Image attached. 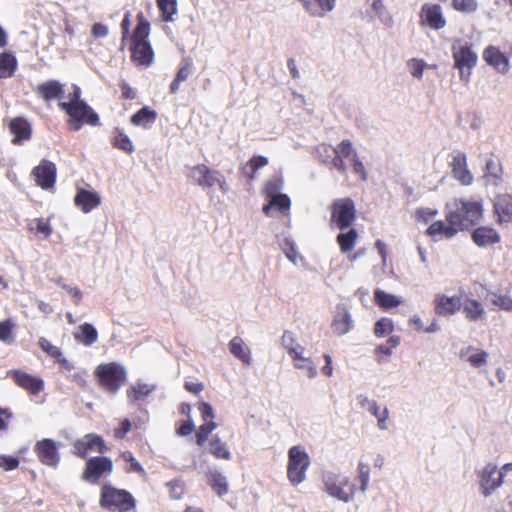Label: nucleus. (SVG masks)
<instances>
[{"instance_id": "48", "label": "nucleus", "mask_w": 512, "mask_h": 512, "mask_svg": "<svg viewBox=\"0 0 512 512\" xmlns=\"http://www.w3.org/2000/svg\"><path fill=\"white\" fill-rule=\"evenodd\" d=\"M29 229L43 235L44 238H47L52 233V229L48 221L42 218L32 220L29 223Z\"/></svg>"}, {"instance_id": "13", "label": "nucleus", "mask_w": 512, "mask_h": 512, "mask_svg": "<svg viewBox=\"0 0 512 512\" xmlns=\"http://www.w3.org/2000/svg\"><path fill=\"white\" fill-rule=\"evenodd\" d=\"M96 450L98 453L108 451L104 440L97 434H87L73 444V453L80 458H86L88 451Z\"/></svg>"}, {"instance_id": "53", "label": "nucleus", "mask_w": 512, "mask_h": 512, "mask_svg": "<svg viewBox=\"0 0 512 512\" xmlns=\"http://www.w3.org/2000/svg\"><path fill=\"white\" fill-rule=\"evenodd\" d=\"M370 479V468L368 464L360 462L358 465V480L360 482L361 492H365L368 488Z\"/></svg>"}, {"instance_id": "16", "label": "nucleus", "mask_w": 512, "mask_h": 512, "mask_svg": "<svg viewBox=\"0 0 512 512\" xmlns=\"http://www.w3.org/2000/svg\"><path fill=\"white\" fill-rule=\"evenodd\" d=\"M354 326L351 314L345 304L336 306V314L332 322V330L338 336L347 334Z\"/></svg>"}, {"instance_id": "30", "label": "nucleus", "mask_w": 512, "mask_h": 512, "mask_svg": "<svg viewBox=\"0 0 512 512\" xmlns=\"http://www.w3.org/2000/svg\"><path fill=\"white\" fill-rule=\"evenodd\" d=\"M502 166L498 159H488L485 163L484 179L487 184L498 186L502 181Z\"/></svg>"}, {"instance_id": "15", "label": "nucleus", "mask_w": 512, "mask_h": 512, "mask_svg": "<svg viewBox=\"0 0 512 512\" xmlns=\"http://www.w3.org/2000/svg\"><path fill=\"white\" fill-rule=\"evenodd\" d=\"M36 182L43 189H49L54 186L56 180V166L50 161L43 160L33 169Z\"/></svg>"}, {"instance_id": "9", "label": "nucleus", "mask_w": 512, "mask_h": 512, "mask_svg": "<svg viewBox=\"0 0 512 512\" xmlns=\"http://www.w3.org/2000/svg\"><path fill=\"white\" fill-rule=\"evenodd\" d=\"M331 224L344 231L352 225L356 219L355 203L351 198L336 199L330 206Z\"/></svg>"}, {"instance_id": "40", "label": "nucleus", "mask_w": 512, "mask_h": 512, "mask_svg": "<svg viewBox=\"0 0 512 512\" xmlns=\"http://www.w3.org/2000/svg\"><path fill=\"white\" fill-rule=\"evenodd\" d=\"M209 452L218 459L230 460L232 457L227 445L217 435L209 443Z\"/></svg>"}, {"instance_id": "43", "label": "nucleus", "mask_w": 512, "mask_h": 512, "mask_svg": "<svg viewBox=\"0 0 512 512\" xmlns=\"http://www.w3.org/2000/svg\"><path fill=\"white\" fill-rule=\"evenodd\" d=\"M157 6L163 21H173V15L177 13V0H157Z\"/></svg>"}, {"instance_id": "64", "label": "nucleus", "mask_w": 512, "mask_h": 512, "mask_svg": "<svg viewBox=\"0 0 512 512\" xmlns=\"http://www.w3.org/2000/svg\"><path fill=\"white\" fill-rule=\"evenodd\" d=\"M351 162H352L353 172L355 174H358L360 176V178L363 181H365L367 179V172H366V169L364 167V164L359 159L357 153H354L353 158L351 159Z\"/></svg>"}, {"instance_id": "61", "label": "nucleus", "mask_w": 512, "mask_h": 512, "mask_svg": "<svg viewBox=\"0 0 512 512\" xmlns=\"http://www.w3.org/2000/svg\"><path fill=\"white\" fill-rule=\"evenodd\" d=\"M274 208H277L281 212L288 211L290 208V199L286 194H280L270 198Z\"/></svg>"}, {"instance_id": "7", "label": "nucleus", "mask_w": 512, "mask_h": 512, "mask_svg": "<svg viewBox=\"0 0 512 512\" xmlns=\"http://www.w3.org/2000/svg\"><path fill=\"white\" fill-rule=\"evenodd\" d=\"M288 458V479L297 486L305 480L310 457L301 446H293L288 451Z\"/></svg>"}, {"instance_id": "3", "label": "nucleus", "mask_w": 512, "mask_h": 512, "mask_svg": "<svg viewBox=\"0 0 512 512\" xmlns=\"http://www.w3.org/2000/svg\"><path fill=\"white\" fill-rule=\"evenodd\" d=\"M512 472V462L504 464L500 469L493 462H488L476 471L479 489L482 496L490 497L504 483V477Z\"/></svg>"}, {"instance_id": "14", "label": "nucleus", "mask_w": 512, "mask_h": 512, "mask_svg": "<svg viewBox=\"0 0 512 512\" xmlns=\"http://www.w3.org/2000/svg\"><path fill=\"white\" fill-rule=\"evenodd\" d=\"M453 177L462 185L469 186L473 183L474 177L467 166V157L464 152H457L452 155L450 163Z\"/></svg>"}, {"instance_id": "22", "label": "nucleus", "mask_w": 512, "mask_h": 512, "mask_svg": "<svg viewBox=\"0 0 512 512\" xmlns=\"http://www.w3.org/2000/svg\"><path fill=\"white\" fill-rule=\"evenodd\" d=\"M132 58L139 65L149 66L154 57L152 47L148 41L132 42Z\"/></svg>"}, {"instance_id": "19", "label": "nucleus", "mask_w": 512, "mask_h": 512, "mask_svg": "<svg viewBox=\"0 0 512 512\" xmlns=\"http://www.w3.org/2000/svg\"><path fill=\"white\" fill-rule=\"evenodd\" d=\"M421 18L429 27L435 30H440L446 25V20L442 15L441 7L436 4H425L422 7Z\"/></svg>"}, {"instance_id": "36", "label": "nucleus", "mask_w": 512, "mask_h": 512, "mask_svg": "<svg viewBox=\"0 0 512 512\" xmlns=\"http://www.w3.org/2000/svg\"><path fill=\"white\" fill-rule=\"evenodd\" d=\"M75 339L83 343L85 346H91L97 341L98 333L93 325L84 323L79 326V332L75 333Z\"/></svg>"}, {"instance_id": "54", "label": "nucleus", "mask_w": 512, "mask_h": 512, "mask_svg": "<svg viewBox=\"0 0 512 512\" xmlns=\"http://www.w3.org/2000/svg\"><path fill=\"white\" fill-rule=\"evenodd\" d=\"M452 5L455 10L464 13H473L478 8L476 0H453Z\"/></svg>"}, {"instance_id": "2", "label": "nucleus", "mask_w": 512, "mask_h": 512, "mask_svg": "<svg viewBox=\"0 0 512 512\" xmlns=\"http://www.w3.org/2000/svg\"><path fill=\"white\" fill-rule=\"evenodd\" d=\"M58 106L69 115L68 124L73 131L80 130L83 123L91 126L100 125L98 114L81 99V89L77 85H73V92L69 95V101L60 102Z\"/></svg>"}, {"instance_id": "11", "label": "nucleus", "mask_w": 512, "mask_h": 512, "mask_svg": "<svg viewBox=\"0 0 512 512\" xmlns=\"http://www.w3.org/2000/svg\"><path fill=\"white\" fill-rule=\"evenodd\" d=\"M59 446L53 439L44 438L36 442L34 451L42 464L55 468L60 461Z\"/></svg>"}, {"instance_id": "26", "label": "nucleus", "mask_w": 512, "mask_h": 512, "mask_svg": "<svg viewBox=\"0 0 512 512\" xmlns=\"http://www.w3.org/2000/svg\"><path fill=\"white\" fill-rule=\"evenodd\" d=\"M9 129L14 135L12 140L14 144H20L22 141L28 140L31 136L30 124L23 117H17L11 120Z\"/></svg>"}, {"instance_id": "37", "label": "nucleus", "mask_w": 512, "mask_h": 512, "mask_svg": "<svg viewBox=\"0 0 512 512\" xmlns=\"http://www.w3.org/2000/svg\"><path fill=\"white\" fill-rule=\"evenodd\" d=\"M358 232L354 228H349L347 232L342 231L337 236V243L342 253L350 252L356 243Z\"/></svg>"}, {"instance_id": "17", "label": "nucleus", "mask_w": 512, "mask_h": 512, "mask_svg": "<svg viewBox=\"0 0 512 512\" xmlns=\"http://www.w3.org/2000/svg\"><path fill=\"white\" fill-rule=\"evenodd\" d=\"M435 312L440 316H449L455 314L462 306L459 296H446L438 294L434 299Z\"/></svg>"}, {"instance_id": "5", "label": "nucleus", "mask_w": 512, "mask_h": 512, "mask_svg": "<svg viewBox=\"0 0 512 512\" xmlns=\"http://www.w3.org/2000/svg\"><path fill=\"white\" fill-rule=\"evenodd\" d=\"M100 386L107 392L115 394L126 382L127 371L119 363L100 364L94 371Z\"/></svg>"}, {"instance_id": "60", "label": "nucleus", "mask_w": 512, "mask_h": 512, "mask_svg": "<svg viewBox=\"0 0 512 512\" xmlns=\"http://www.w3.org/2000/svg\"><path fill=\"white\" fill-rule=\"evenodd\" d=\"M198 409L200 411L201 417L205 423L214 422L213 419L215 417L213 407L207 402H199Z\"/></svg>"}, {"instance_id": "28", "label": "nucleus", "mask_w": 512, "mask_h": 512, "mask_svg": "<svg viewBox=\"0 0 512 512\" xmlns=\"http://www.w3.org/2000/svg\"><path fill=\"white\" fill-rule=\"evenodd\" d=\"M461 307L466 319L470 321L477 322L486 319V311L483 305L475 299H466Z\"/></svg>"}, {"instance_id": "1", "label": "nucleus", "mask_w": 512, "mask_h": 512, "mask_svg": "<svg viewBox=\"0 0 512 512\" xmlns=\"http://www.w3.org/2000/svg\"><path fill=\"white\" fill-rule=\"evenodd\" d=\"M482 217L483 205L479 201L460 198L446 204V221L456 225L458 231L468 230L475 226Z\"/></svg>"}, {"instance_id": "38", "label": "nucleus", "mask_w": 512, "mask_h": 512, "mask_svg": "<svg viewBox=\"0 0 512 512\" xmlns=\"http://www.w3.org/2000/svg\"><path fill=\"white\" fill-rule=\"evenodd\" d=\"M282 346L286 349L289 356L293 359L294 357H300V354H303L304 347L296 342L294 334L289 331H285L283 333Z\"/></svg>"}, {"instance_id": "8", "label": "nucleus", "mask_w": 512, "mask_h": 512, "mask_svg": "<svg viewBox=\"0 0 512 512\" xmlns=\"http://www.w3.org/2000/svg\"><path fill=\"white\" fill-rule=\"evenodd\" d=\"M324 491L342 502H349L355 494V484L348 477L328 473L324 476Z\"/></svg>"}, {"instance_id": "25", "label": "nucleus", "mask_w": 512, "mask_h": 512, "mask_svg": "<svg viewBox=\"0 0 512 512\" xmlns=\"http://www.w3.org/2000/svg\"><path fill=\"white\" fill-rule=\"evenodd\" d=\"M494 209L500 222L512 221V195L499 194L495 197Z\"/></svg>"}, {"instance_id": "32", "label": "nucleus", "mask_w": 512, "mask_h": 512, "mask_svg": "<svg viewBox=\"0 0 512 512\" xmlns=\"http://www.w3.org/2000/svg\"><path fill=\"white\" fill-rule=\"evenodd\" d=\"M208 483L219 497L226 495L229 491L227 478L217 470H209L207 473Z\"/></svg>"}, {"instance_id": "39", "label": "nucleus", "mask_w": 512, "mask_h": 512, "mask_svg": "<svg viewBox=\"0 0 512 512\" xmlns=\"http://www.w3.org/2000/svg\"><path fill=\"white\" fill-rule=\"evenodd\" d=\"M17 66L14 55L9 52H3L0 55V78H9L13 75Z\"/></svg>"}, {"instance_id": "21", "label": "nucleus", "mask_w": 512, "mask_h": 512, "mask_svg": "<svg viewBox=\"0 0 512 512\" xmlns=\"http://www.w3.org/2000/svg\"><path fill=\"white\" fill-rule=\"evenodd\" d=\"M13 380L22 388L35 394L43 388V381L20 370H12L9 372Z\"/></svg>"}, {"instance_id": "51", "label": "nucleus", "mask_w": 512, "mask_h": 512, "mask_svg": "<svg viewBox=\"0 0 512 512\" xmlns=\"http://www.w3.org/2000/svg\"><path fill=\"white\" fill-rule=\"evenodd\" d=\"M217 423L215 422H207L202 424L198 431L196 432V442L198 445H203V443L208 439L209 434H211L216 428Z\"/></svg>"}, {"instance_id": "49", "label": "nucleus", "mask_w": 512, "mask_h": 512, "mask_svg": "<svg viewBox=\"0 0 512 512\" xmlns=\"http://www.w3.org/2000/svg\"><path fill=\"white\" fill-rule=\"evenodd\" d=\"M14 323L11 320H4L0 322V341L5 344H12L14 342V335L12 333Z\"/></svg>"}, {"instance_id": "34", "label": "nucleus", "mask_w": 512, "mask_h": 512, "mask_svg": "<svg viewBox=\"0 0 512 512\" xmlns=\"http://www.w3.org/2000/svg\"><path fill=\"white\" fill-rule=\"evenodd\" d=\"M156 117V111L144 106L131 117V122L136 126L148 127L155 122Z\"/></svg>"}, {"instance_id": "10", "label": "nucleus", "mask_w": 512, "mask_h": 512, "mask_svg": "<svg viewBox=\"0 0 512 512\" xmlns=\"http://www.w3.org/2000/svg\"><path fill=\"white\" fill-rule=\"evenodd\" d=\"M188 177L204 189L218 185L223 192L228 190L225 179L221 173L216 170H211L204 164L193 166L189 171Z\"/></svg>"}, {"instance_id": "33", "label": "nucleus", "mask_w": 512, "mask_h": 512, "mask_svg": "<svg viewBox=\"0 0 512 512\" xmlns=\"http://www.w3.org/2000/svg\"><path fill=\"white\" fill-rule=\"evenodd\" d=\"M229 350L236 358H238L244 364L251 365L252 359L250 356V349L245 344L242 338H240L239 336L234 337L229 342Z\"/></svg>"}, {"instance_id": "24", "label": "nucleus", "mask_w": 512, "mask_h": 512, "mask_svg": "<svg viewBox=\"0 0 512 512\" xmlns=\"http://www.w3.org/2000/svg\"><path fill=\"white\" fill-rule=\"evenodd\" d=\"M74 203L84 213H88L100 204V196L94 191L79 189L75 195Z\"/></svg>"}, {"instance_id": "18", "label": "nucleus", "mask_w": 512, "mask_h": 512, "mask_svg": "<svg viewBox=\"0 0 512 512\" xmlns=\"http://www.w3.org/2000/svg\"><path fill=\"white\" fill-rule=\"evenodd\" d=\"M483 59L499 73L505 74L509 70V59L495 46L490 45L484 50Z\"/></svg>"}, {"instance_id": "29", "label": "nucleus", "mask_w": 512, "mask_h": 512, "mask_svg": "<svg viewBox=\"0 0 512 512\" xmlns=\"http://www.w3.org/2000/svg\"><path fill=\"white\" fill-rule=\"evenodd\" d=\"M458 232L459 231L456 225H453L451 223L446 224L442 220L432 223L427 229V234L433 238L444 237L447 239H451L455 237Z\"/></svg>"}, {"instance_id": "50", "label": "nucleus", "mask_w": 512, "mask_h": 512, "mask_svg": "<svg viewBox=\"0 0 512 512\" xmlns=\"http://www.w3.org/2000/svg\"><path fill=\"white\" fill-rule=\"evenodd\" d=\"M394 330V325L391 319L389 318H381L379 319L374 326V334L377 337H383L386 334L391 333Z\"/></svg>"}, {"instance_id": "35", "label": "nucleus", "mask_w": 512, "mask_h": 512, "mask_svg": "<svg viewBox=\"0 0 512 512\" xmlns=\"http://www.w3.org/2000/svg\"><path fill=\"white\" fill-rule=\"evenodd\" d=\"M374 299L376 304L383 309L397 307L402 303L401 298L387 293L381 289H376L374 291Z\"/></svg>"}, {"instance_id": "52", "label": "nucleus", "mask_w": 512, "mask_h": 512, "mask_svg": "<svg viewBox=\"0 0 512 512\" xmlns=\"http://www.w3.org/2000/svg\"><path fill=\"white\" fill-rule=\"evenodd\" d=\"M316 153L319 159L325 163L328 164L329 161L333 158V156L336 154L335 148L332 147L329 144L321 143L316 147Z\"/></svg>"}, {"instance_id": "47", "label": "nucleus", "mask_w": 512, "mask_h": 512, "mask_svg": "<svg viewBox=\"0 0 512 512\" xmlns=\"http://www.w3.org/2000/svg\"><path fill=\"white\" fill-rule=\"evenodd\" d=\"M372 9L378 16L379 20L386 26H391L393 24V19L387 12L382 0H374L372 3Z\"/></svg>"}, {"instance_id": "6", "label": "nucleus", "mask_w": 512, "mask_h": 512, "mask_svg": "<svg viewBox=\"0 0 512 512\" xmlns=\"http://www.w3.org/2000/svg\"><path fill=\"white\" fill-rule=\"evenodd\" d=\"M100 504L103 508L119 512H130L136 505L135 499L129 492L111 486L102 488Z\"/></svg>"}, {"instance_id": "45", "label": "nucleus", "mask_w": 512, "mask_h": 512, "mask_svg": "<svg viewBox=\"0 0 512 512\" xmlns=\"http://www.w3.org/2000/svg\"><path fill=\"white\" fill-rule=\"evenodd\" d=\"M467 361L475 368H479L487 363L488 353L479 351L474 347H469L466 351Z\"/></svg>"}, {"instance_id": "44", "label": "nucleus", "mask_w": 512, "mask_h": 512, "mask_svg": "<svg viewBox=\"0 0 512 512\" xmlns=\"http://www.w3.org/2000/svg\"><path fill=\"white\" fill-rule=\"evenodd\" d=\"M293 361L295 368L306 370L307 376L310 379L317 376L316 365L310 358L304 357L303 354H300V357H294Z\"/></svg>"}, {"instance_id": "41", "label": "nucleus", "mask_w": 512, "mask_h": 512, "mask_svg": "<svg viewBox=\"0 0 512 512\" xmlns=\"http://www.w3.org/2000/svg\"><path fill=\"white\" fill-rule=\"evenodd\" d=\"M112 144L115 148L123 150L126 153H132L134 151L133 143L128 135L118 128L113 132Z\"/></svg>"}, {"instance_id": "42", "label": "nucleus", "mask_w": 512, "mask_h": 512, "mask_svg": "<svg viewBox=\"0 0 512 512\" xmlns=\"http://www.w3.org/2000/svg\"><path fill=\"white\" fill-rule=\"evenodd\" d=\"M138 23L132 35V42L148 41L150 33V23L144 18L142 13L137 15Z\"/></svg>"}, {"instance_id": "4", "label": "nucleus", "mask_w": 512, "mask_h": 512, "mask_svg": "<svg viewBox=\"0 0 512 512\" xmlns=\"http://www.w3.org/2000/svg\"><path fill=\"white\" fill-rule=\"evenodd\" d=\"M454 68L459 71L460 79L468 83L472 69L477 65L478 55L472 44L464 39H456L451 46Z\"/></svg>"}, {"instance_id": "63", "label": "nucleus", "mask_w": 512, "mask_h": 512, "mask_svg": "<svg viewBox=\"0 0 512 512\" xmlns=\"http://www.w3.org/2000/svg\"><path fill=\"white\" fill-rule=\"evenodd\" d=\"M282 189V181L280 179H272L267 182L265 192L269 198L280 195Z\"/></svg>"}, {"instance_id": "12", "label": "nucleus", "mask_w": 512, "mask_h": 512, "mask_svg": "<svg viewBox=\"0 0 512 512\" xmlns=\"http://www.w3.org/2000/svg\"><path fill=\"white\" fill-rule=\"evenodd\" d=\"M113 463L107 457H92L86 462V467L83 472V480L96 483L105 473H111Z\"/></svg>"}, {"instance_id": "57", "label": "nucleus", "mask_w": 512, "mask_h": 512, "mask_svg": "<svg viewBox=\"0 0 512 512\" xmlns=\"http://www.w3.org/2000/svg\"><path fill=\"white\" fill-rule=\"evenodd\" d=\"M492 303L505 311H512V298L502 294H493Z\"/></svg>"}, {"instance_id": "58", "label": "nucleus", "mask_w": 512, "mask_h": 512, "mask_svg": "<svg viewBox=\"0 0 512 512\" xmlns=\"http://www.w3.org/2000/svg\"><path fill=\"white\" fill-rule=\"evenodd\" d=\"M191 68H192V60L190 58H186L182 62V66L179 68L175 79H177V82H184L188 79V77L191 74Z\"/></svg>"}, {"instance_id": "55", "label": "nucleus", "mask_w": 512, "mask_h": 512, "mask_svg": "<svg viewBox=\"0 0 512 512\" xmlns=\"http://www.w3.org/2000/svg\"><path fill=\"white\" fill-rule=\"evenodd\" d=\"M122 458L125 462L130 463V467L127 469L128 472H136L141 475H146V472L142 465L135 459L133 454L129 451L122 453Z\"/></svg>"}, {"instance_id": "56", "label": "nucleus", "mask_w": 512, "mask_h": 512, "mask_svg": "<svg viewBox=\"0 0 512 512\" xmlns=\"http://www.w3.org/2000/svg\"><path fill=\"white\" fill-rule=\"evenodd\" d=\"M335 152L343 158L351 157V159L353 158L354 153H357L353 148L352 142L348 139L343 140L337 147H335Z\"/></svg>"}, {"instance_id": "27", "label": "nucleus", "mask_w": 512, "mask_h": 512, "mask_svg": "<svg viewBox=\"0 0 512 512\" xmlns=\"http://www.w3.org/2000/svg\"><path fill=\"white\" fill-rule=\"evenodd\" d=\"M155 390V384L137 381L127 390V400L129 403L143 401Z\"/></svg>"}, {"instance_id": "59", "label": "nucleus", "mask_w": 512, "mask_h": 512, "mask_svg": "<svg viewBox=\"0 0 512 512\" xmlns=\"http://www.w3.org/2000/svg\"><path fill=\"white\" fill-rule=\"evenodd\" d=\"M39 346L43 351H45L48 355L53 357L54 359L60 358L62 352L60 348L52 345L47 339L40 338L39 339Z\"/></svg>"}, {"instance_id": "20", "label": "nucleus", "mask_w": 512, "mask_h": 512, "mask_svg": "<svg viewBox=\"0 0 512 512\" xmlns=\"http://www.w3.org/2000/svg\"><path fill=\"white\" fill-rule=\"evenodd\" d=\"M471 237L478 247L494 245L500 241L499 233L490 226H480L474 229Z\"/></svg>"}, {"instance_id": "23", "label": "nucleus", "mask_w": 512, "mask_h": 512, "mask_svg": "<svg viewBox=\"0 0 512 512\" xmlns=\"http://www.w3.org/2000/svg\"><path fill=\"white\" fill-rule=\"evenodd\" d=\"M35 91L37 95L47 102L54 99H61L64 94L63 85L57 80H49L41 83L36 87Z\"/></svg>"}, {"instance_id": "46", "label": "nucleus", "mask_w": 512, "mask_h": 512, "mask_svg": "<svg viewBox=\"0 0 512 512\" xmlns=\"http://www.w3.org/2000/svg\"><path fill=\"white\" fill-rule=\"evenodd\" d=\"M358 405L362 408L367 410L371 415L378 417L381 415V412L379 410V406L377 402L373 399H370L366 395L359 394L356 397Z\"/></svg>"}, {"instance_id": "31", "label": "nucleus", "mask_w": 512, "mask_h": 512, "mask_svg": "<svg viewBox=\"0 0 512 512\" xmlns=\"http://www.w3.org/2000/svg\"><path fill=\"white\" fill-rule=\"evenodd\" d=\"M336 0H315L314 2L306 0L304 7L306 11L314 17H323L335 7Z\"/></svg>"}, {"instance_id": "62", "label": "nucleus", "mask_w": 512, "mask_h": 512, "mask_svg": "<svg viewBox=\"0 0 512 512\" xmlns=\"http://www.w3.org/2000/svg\"><path fill=\"white\" fill-rule=\"evenodd\" d=\"M424 67H425V63L422 60L411 59L408 62V69H409L411 75L418 79H420L422 77Z\"/></svg>"}]
</instances>
